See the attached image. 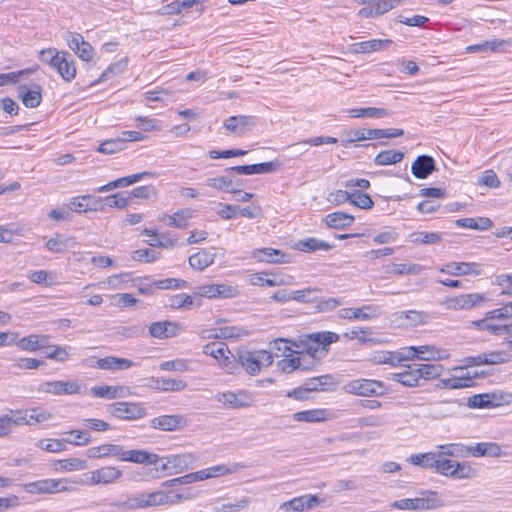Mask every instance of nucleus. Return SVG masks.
Listing matches in <instances>:
<instances>
[{
  "instance_id": "obj_1",
  "label": "nucleus",
  "mask_w": 512,
  "mask_h": 512,
  "mask_svg": "<svg viewBox=\"0 0 512 512\" xmlns=\"http://www.w3.org/2000/svg\"><path fill=\"white\" fill-rule=\"evenodd\" d=\"M338 339L339 335L330 331L312 333L306 336L303 347L310 358L317 360L323 358L328 352L327 346Z\"/></svg>"
},
{
  "instance_id": "obj_2",
  "label": "nucleus",
  "mask_w": 512,
  "mask_h": 512,
  "mask_svg": "<svg viewBox=\"0 0 512 512\" xmlns=\"http://www.w3.org/2000/svg\"><path fill=\"white\" fill-rule=\"evenodd\" d=\"M421 497L413 499H401L391 503V507L399 510H433L442 507L444 504L436 498L437 492L422 490Z\"/></svg>"
},
{
  "instance_id": "obj_3",
  "label": "nucleus",
  "mask_w": 512,
  "mask_h": 512,
  "mask_svg": "<svg viewBox=\"0 0 512 512\" xmlns=\"http://www.w3.org/2000/svg\"><path fill=\"white\" fill-rule=\"evenodd\" d=\"M108 413L120 420H138L146 416V409L141 403L115 402L107 407Z\"/></svg>"
},
{
  "instance_id": "obj_4",
  "label": "nucleus",
  "mask_w": 512,
  "mask_h": 512,
  "mask_svg": "<svg viewBox=\"0 0 512 512\" xmlns=\"http://www.w3.org/2000/svg\"><path fill=\"white\" fill-rule=\"evenodd\" d=\"M344 389L347 393L359 396H381L385 393L384 384L380 381L371 379L353 380L347 383Z\"/></svg>"
},
{
  "instance_id": "obj_5",
  "label": "nucleus",
  "mask_w": 512,
  "mask_h": 512,
  "mask_svg": "<svg viewBox=\"0 0 512 512\" xmlns=\"http://www.w3.org/2000/svg\"><path fill=\"white\" fill-rule=\"evenodd\" d=\"M196 295L208 299H228L239 295V289L236 285L226 283L207 284L196 288Z\"/></svg>"
},
{
  "instance_id": "obj_6",
  "label": "nucleus",
  "mask_w": 512,
  "mask_h": 512,
  "mask_svg": "<svg viewBox=\"0 0 512 512\" xmlns=\"http://www.w3.org/2000/svg\"><path fill=\"white\" fill-rule=\"evenodd\" d=\"M216 400L229 409L249 408L255 404V400L252 395L245 390L219 393L216 396Z\"/></svg>"
},
{
  "instance_id": "obj_7",
  "label": "nucleus",
  "mask_w": 512,
  "mask_h": 512,
  "mask_svg": "<svg viewBox=\"0 0 512 512\" xmlns=\"http://www.w3.org/2000/svg\"><path fill=\"white\" fill-rule=\"evenodd\" d=\"M203 353L210 355L219 361V364L226 369L228 373H235L237 365L230 360L231 352L227 344L223 342L208 343L203 346Z\"/></svg>"
},
{
  "instance_id": "obj_8",
  "label": "nucleus",
  "mask_w": 512,
  "mask_h": 512,
  "mask_svg": "<svg viewBox=\"0 0 512 512\" xmlns=\"http://www.w3.org/2000/svg\"><path fill=\"white\" fill-rule=\"evenodd\" d=\"M84 384L78 381H48L40 384L38 390L52 395H74L82 392Z\"/></svg>"
},
{
  "instance_id": "obj_9",
  "label": "nucleus",
  "mask_w": 512,
  "mask_h": 512,
  "mask_svg": "<svg viewBox=\"0 0 512 512\" xmlns=\"http://www.w3.org/2000/svg\"><path fill=\"white\" fill-rule=\"evenodd\" d=\"M486 300V297L479 293L462 294L454 297H447L443 300V306L448 310H468L479 306Z\"/></svg>"
},
{
  "instance_id": "obj_10",
  "label": "nucleus",
  "mask_w": 512,
  "mask_h": 512,
  "mask_svg": "<svg viewBox=\"0 0 512 512\" xmlns=\"http://www.w3.org/2000/svg\"><path fill=\"white\" fill-rule=\"evenodd\" d=\"M165 463L162 464L161 470H169V474H177L193 467L197 458L190 453L171 455L164 457Z\"/></svg>"
},
{
  "instance_id": "obj_11",
  "label": "nucleus",
  "mask_w": 512,
  "mask_h": 512,
  "mask_svg": "<svg viewBox=\"0 0 512 512\" xmlns=\"http://www.w3.org/2000/svg\"><path fill=\"white\" fill-rule=\"evenodd\" d=\"M122 477V471L114 466H105L90 472L86 483L88 485H109Z\"/></svg>"
},
{
  "instance_id": "obj_12",
  "label": "nucleus",
  "mask_w": 512,
  "mask_h": 512,
  "mask_svg": "<svg viewBox=\"0 0 512 512\" xmlns=\"http://www.w3.org/2000/svg\"><path fill=\"white\" fill-rule=\"evenodd\" d=\"M256 125L255 117L247 115L231 116L224 120L223 127L232 135L240 137Z\"/></svg>"
},
{
  "instance_id": "obj_13",
  "label": "nucleus",
  "mask_w": 512,
  "mask_h": 512,
  "mask_svg": "<svg viewBox=\"0 0 512 512\" xmlns=\"http://www.w3.org/2000/svg\"><path fill=\"white\" fill-rule=\"evenodd\" d=\"M89 366L97 367L102 370L120 371L126 370L134 366V362L130 359L107 356L105 358H92Z\"/></svg>"
},
{
  "instance_id": "obj_14",
  "label": "nucleus",
  "mask_w": 512,
  "mask_h": 512,
  "mask_svg": "<svg viewBox=\"0 0 512 512\" xmlns=\"http://www.w3.org/2000/svg\"><path fill=\"white\" fill-rule=\"evenodd\" d=\"M150 425L161 431H175L187 425V419L181 415H162L151 420Z\"/></svg>"
},
{
  "instance_id": "obj_15",
  "label": "nucleus",
  "mask_w": 512,
  "mask_h": 512,
  "mask_svg": "<svg viewBox=\"0 0 512 512\" xmlns=\"http://www.w3.org/2000/svg\"><path fill=\"white\" fill-rule=\"evenodd\" d=\"M24 489L28 493L46 494L66 491L67 487L62 485L61 480L46 479L24 484Z\"/></svg>"
},
{
  "instance_id": "obj_16",
  "label": "nucleus",
  "mask_w": 512,
  "mask_h": 512,
  "mask_svg": "<svg viewBox=\"0 0 512 512\" xmlns=\"http://www.w3.org/2000/svg\"><path fill=\"white\" fill-rule=\"evenodd\" d=\"M470 455L474 457H505L508 452L496 442H480L470 446Z\"/></svg>"
},
{
  "instance_id": "obj_17",
  "label": "nucleus",
  "mask_w": 512,
  "mask_h": 512,
  "mask_svg": "<svg viewBox=\"0 0 512 512\" xmlns=\"http://www.w3.org/2000/svg\"><path fill=\"white\" fill-rule=\"evenodd\" d=\"M278 162H264L252 165H242L227 168V172H236L242 175L268 174L278 169Z\"/></svg>"
},
{
  "instance_id": "obj_18",
  "label": "nucleus",
  "mask_w": 512,
  "mask_h": 512,
  "mask_svg": "<svg viewBox=\"0 0 512 512\" xmlns=\"http://www.w3.org/2000/svg\"><path fill=\"white\" fill-rule=\"evenodd\" d=\"M55 69L61 78L67 82H71L76 76V67L71 54L63 51L60 59L52 67Z\"/></svg>"
},
{
  "instance_id": "obj_19",
  "label": "nucleus",
  "mask_w": 512,
  "mask_h": 512,
  "mask_svg": "<svg viewBox=\"0 0 512 512\" xmlns=\"http://www.w3.org/2000/svg\"><path fill=\"white\" fill-rule=\"evenodd\" d=\"M180 327L172 321L154 322L149 326V334L154 338L167 339L178 335Z\"/></svg>"
},
{
  "instance_id": "obj_20",
  "label": "nucleus",
  "mask_w": 512,
  "mask_h": 512,
  "mask_svg": "<svg viewBox=\"0 0 512 512\" xmlns=\"http://www.w3.org/2000/svg\"><path fill=\"white\" fill-rule=\"evenodd\" d=\"M465 361L467 366L501 364L508 361V355L503 351H492L479 354L478 356L468 357L465 359Z\"/></svg>"
},
{
  "instance_id": "obj_21",
  "label": "nucleus",
  "mask_w": 512,
  "mask_h": 512,
  "mask_svg": "<svg viewBox=\"0 0 512 512\" xmlns=\"http://www.w3.org/2000/svg\"><path fill=\"white\" fill-rule=\"evenodd\" d=\"M18 97L27 108H36L42 101V88L39 84H34L31 89L21 85L18 87Z\"/></svg>"
},
{
  "instance_id": "obj_22",
  "label": "nucleus",
  "mask_w": 512,
  "mask_h": 512,
  "mask_svg": "<svg viewBox=\"0 0 512 512\" xmlns=\"http://www.w3.org/2000/svg\"><path fill=\"white\" fill-rule=\"evenodd\" d=\"M319 504V498L315 495H304L295 497L290 501L284 502L280 505V509L302 512L316 507Z\"/></svg>"
},
{
  "instance_id": "obj_23",
  "label": "nucleus",
  "mask_w": 512,
  "mask_h": 512,
  "mask_svg": "<svg viewBox=\"0 0 512 512\" xmlns=\"http://www.w3.org/2000/svg\"><path fill=\"white\" fill-rule=\"evenodd\" d=\"M435 169V161L429 155L418 156L411 166L412 174L418 179L427 178Z\"/></svg>"
},
{
  "instance_id": "obj_24",
  "label": "nucleus",
  "mask_w": 512,
  "mask_h": 512,
  "mask_svg": "<svg viewBox=\"0 0 512 512\" xmlns=\"http://www.w3.org/2000/svg\"><path fill=\"white\" fill-rule=\"evenodd\" d=\"M159 460L157 454L141 449H133L125 451L121 455L120 461H129L136 464H156Z\"/></svg>"
},
{
  "instance_id": "obj_25",
  "label": "nucleus",
  "mask_w": 512,
  "mask_h": 512,
  "mask_svg": "<svg viewBox=\"0 0 512 512\" xmlns=\"http://www.w3.org/2000/svg\"><path fill=\"white\" fill-rule=\"evenodd\" d=\"M379 315V309L373 305H365L361 308H345L340 310L343 319L369 320Z\"/></svg>"
},
{
  "instance_id": "obj_26",
  "label": "nucleus",
  "mask_w": 512,
  "mask_h": 512,
  "mask_svg": "<svg viewBox=\"0 0 512 512\" xmlns=\"http://www.w3.org/2000/svg\"><path fill=\"white\" fill-rule=\"evenodd\" d=\"M91 394L96 398L116 399L128 395L129 388L124 386L102 385L91 388Z\"/></svg>"
},
{
  "instance_id": "obj_27",
  "label": "nucleus",
  "mask_w": 512,
  "mask_h": 512,
  "mask_svg": "<svg viewBox=\"0 0 512 512\" xmlns=\"http://www.w3.org/2000/svg\"><path fill=\"white\" fill-rule=\"evenodd\" d=\"M49 337L46 335H29L21 339H17L16 345L24 351L34 352L48 347Z\"/></svg>"
},
{
  "instance_id": "obj_28",
  "label": "nucleus",
  "mask_w": 512,
  "mask_h": 512,
  "mask_svg": "<svg viewBox=\"0 0 512 512\" xmlns=\"http://www.w3.org/2000/svg\"><path fill=\"white\" fill-rule=\"evenodd\" d=\"M446 272L454 275V276H462V275H479L481 274V269L479 264L473 262H451L447 264ZM442 272H445L444 269H441Z\"/></svg>"
},
{
  "instance_id": "obj_29",
  "label": "nucleus",
  "mask_w": 512,
  "mask_h": 512,
  "mask_svg": "<svg viewBox=\"0 0 512 512\" xmlns=\"http://www.w3.org/2000/svg\"><path fill=\"white\" fill-rule=\"evenodd\" d=\"M123 455V446L117 444H103L87 450L89 458H104L109 456L117 457L119 460Z\"/></svg>"
},
{
  "instance_id": "obj_30",
  "label": "nucleus",
  "mask_w": 512,
  "mask_h": 512,
  "mask_svg": "<svg viewBox=\"0 0 512 512\" xmlns=\"http://www.w3.org/2000/svg\"><path fill=\"white\" fill-rule=\"evenodd\" d=\"M151 387L163 392H179L187 387V383L180 379L151 378Z\"/></svg>"
},
{
  "instance_id": "obj_31",
  "label": "nucleus",
  "mask_w": 512,
  "mask_h": 512,
  "mask_svg": "<svg viewBox=\"0 0 512 512\" xmlns=\"http://www.w3.org/2000/svg\"><path fill=\"white\" fill-rule=\"evenodd\" d=\"M253 257L261 262L267 263H286V255L281 250L273 248L256 249L253 252Z\"/></svg>"
},
{
  "instance_id": "obj_32",
  "label": "nucleus",
  "mask_w": 512,
  "mask_h": 512,
  "mask_svg": "<svg viewBox=\"0 0 512 512\" xmlns=\"http://www.w3.org/2000/svg\"><path fill=\"white\" fill-rule=\"evenodd\" d=\"M417 359L423 361L443 360L449 357L445 350L436 348L433 345L415 346Z\"/></svg>"
},
{
  "instance_id": "obj_33",
  "label": "nucleus",
  "mask_w": 512,
  "mask_h": 512,
  "mask_svg": "<svg viewBox=\"0 0 512 512\" xmlns=\"http://www.w3.org/2000/svg\"><path fill=\"white\" fill-rule=\"evenodd\" d=\"M324 221L330 228L344 229L352 225L354 217L346 212L337 211L326 215Z\"/></svg>"
},
{
  "instance_id": "obj_34",
  "label": "nucleus",
  "mask_w": 512,
  "mask_h": 512,
  "mask_svg": "<svg viewBox=\"0 0 512 512\" xmlns=\"http://www.w3.org/2000/svg\"><path fill=\"white\" fill-rule=\"evenodd\" d=\"M237 359H238L239 364L245 369V371L249 375L254 376L260 372L255 351L254 352L249 351V350L239 351L238 355H237Z\"/></svg>"
},
{
  "instance_id": "obj_35",
  "label": "nucleus",
  "mask_w": 512,
  "mask_h": 512,
  "mask_svg": "<svg viewBox=\"0 0 512 512\" xmlns=\"http://www.w3.org/2000/svg\"><path fill=\"white\" fill-rule=\"evenodd\" d=\"M392 43V40L390 39H372L369 41H364L360 43H355L353 45L354 52L356 53H370V52H376L381 51L386 48H388Z\"/></svg>"
},
{
  "instance_id": "obj_36",
  "label": "nucleus",
  "mask_w": 512,
  "mask_h": 512,
  "mask_svg": "<svg viewBox=\"0 0 512 512\" xmlns=\"http://www.w3.org/2000/svg\"><path fill=\"white\" fill-rule=\"evenodd\" d=\"M455 224L461 228L485 231L492 227L493 222L487 217L461 218L455 221Z\"/></svg>"
},
{
  "instance_id": "obj_37",
  "label": "nucleus",
  "mask_w": 512,
  "mask_h": 512,
  "mask_svg": "<svg viewBox=\"0 0 512 512\" xmlns=\"http://www.w3.org/2000/svg\"><path fill=\"white\" fill-rule=\"evenodd\" d=\"M392 379L394 381H397V382L403 384L404 386H407V387L418 386L419 380H420L416 366L415 367L408 366L407 370H405L403 372H399V373H394L392 375Z\"/></svg>"
},
{
  "instance_id": "obj_38",
  "label": "nucleus",
  "mask_w": 512,
  "mask_h": 512,
  "mask_svg": "<svg viewBox=\"0 0 512 512\" xmlns=\"http://www.w3.org/2000/svg\"><path fill=\"white\" fill-rule=\"evenodd\" d=\"M404 158V153L397 150H385L378 153L374 158V163L378 166L397 164Z\"/></svg>"
},
{
  "instance_id": "obj_39",
  "label": "nucleus",
  "mask_w": 512,
  "mask_h": 512,
  "mask_svg": "<svg viewBox=\"0 0 512 512\" xmlns=\"http://www.w3.org/2000/svg\"><path fill=\"white\" fill-rule=\"evenodd\" d=\"M321 289L317 287H307L301 290L292 291L293 301L300 303H314L319 299Z\"/></svg>"
},
{
  "instance_id": "obj_40",
  "label": "nucleus",
  "mask_w": 512,
  "mask_h": 512,
  "mask_svg": "<svg viewBox=\"0 0 512 512\" xmlns=\"http://www.w3.org/2000/svg\"><path fill=\"white\" fill-rule=\"evenodd\" d=\"M214 262V254L200 250L189 257V265L197 270H204Z\"/></svg>"
},
{
  "instance_id": "obj_41",
  "label": "nucleus",
  "mask_w": 512,
  "mask_h": 512,
  "mask_svg": "<svg viewBox=\"0 0 512 512\" xmlns=\"http://www.w3.org/2000/svg\"><path fill=\"white\" fill-rule=\"evenodd\" d=\"M408 461L416 466H420L426 469H434L437 464V454L428 452L420 454H412Z\"/></svg>"
},
{
  "instance_id": "obj_42",
  "label": "nucleus",
  "mask_w": 512,
  "mask_h": 512,
  "mask_svg": "<svg viewBox=\"0 0 512 512\" xmlns=\"http://www.w3.org/2000/svg\"><path fill=\"white\" fill-rule=\"evenodd\" d=\"M75 244V240L72 237L58 236L50 238L46 242V248L54 253H63L68 249V247L74 246Z\"/></svg>"
},
{
  "instance_id": "obj_43",
  "label": "nucleus",
  "mask_w": 512,
  "mask_h": 512,
  "mask_svg": "<svg viewBox=\"0 0 512 512\" xmlns=\"http://www.w3.org/2000/svg\"><path fill=\"white\" fill-rule=\"evenodd\" d=\"M298 249L303 252H314L317 250L328 251L333 248L329 243L316 238H307L299 241Z\"/></svg>"
},
{
  "instance_id": "obj_44",
  "label": "nucleus",
  "mask_w": 512,
  "mask_h": 512,
  "mask_svg": "<svg viewBox=\"0 0 512 512\" xmlns=\"http://www.w3.org/2000/svg\"><path fill=\"white\" fill-rule=\"evenodd\" d=\"M305 356H299L294 358H283L280 361H278L277 366L278 368L284 372V373H291L297 369L301 370H308L310 367L308 365H303L302 361L304 360Z\"/></svg>"
},
{
  "instance_id": "obj_45",
  "label": "nucleus",
  "mask_w": 512,
  "mask_h": 512,
  "mask_svg": "<svg viewBox=\"0 0 512 512\" xmlns=\"http://www.w3.org/2000/svg\"><path fill=\"white\" fill-rule=\"evenodd\" d=\"M397 319L406 320L408 325L416 326L426 323L429 319V315L426 312L409 310L400 312Z\"/></svg>"
},
{
  "instance_id": "obj_46",
  "label": "nucleus",
  "mask_w": 512,
  "mask_h": 512,
  "mask_svg": "<svg viewBox=\"0 0 512 512\" xmlns=\"http://www.w3.org/2000/svg\"><path fill=\"white\" fill-rule=\"evenodd\" d=\"M111 505L123 511H131L146 508L147 503L144 502V496L140 494L137 496L129 497L125 501L114 502Z\"/></svg>"
},
{
  "instance_id": "obj_47",
  "label": "nucleus",
  "mask_w": 512,
  "mask_h": 512,
  "mask_svg": "<svg viewBox=\"0 0 512 512\" xmlns=\"http://www.w3.org/2000/svg\"><path fill=\"white\" fill-rule=\"evenodd\" d=\"M325 414L323 409L306 410L295 413L293 419L298 422H319L326 419Z\"/></svg>"
},
{
  "instance_id": "obj_48",
  "label": "nucleus",
  "mask_w": 512,
  "mask_h": 512,
  "mask_svg": "<svg viewBox=\"0 0 512 512\" xmlns=\"http://www.w3.org/2000/svg\"><path fill=\"white\" fill-rule=\"evenodd\" d=\"M440 455H447L453 457H467L470 456V446L461 444V443H452L441 445L440 447Z\"/></svg>"
},
{
  "instance_id": "obj_49",
  "label": "nucleus",
  "mask_w": 512,
  "mask_h": 512,
  "mask_svg": "<svg viewBox=\"0 0 512 512\" xmlns=\"http://www.w3.org/2000/svg\"><path fill=\"white\" fill-rule=\"evenodd\" d=\"M419 378L425 380L435 379L439 377L444 370V367L440 364H420L415 365Z\"/></svg>"
},
{
  "instance_id": "obj_50",
  "label": "nucleus",
  "mask_w": 512,
  "mask_h": 512,
  "mask_svg": "<svg viewBox=\"0 0 512 512\" xmlns=\"http://www.w3.org/2000/svg\"><path fill=\"white\" fill-rule=\"evenodd\" d=\"M24 415L29 419V426L49 421L53 417L51 412L43 408L25 409Z\"/></svg>"
},
{
  "instance_id": "obj_51",
  "label": "nucleus",
  "mask_w": 512,
  "mask_h": 512,
  "mask_svg": "<svg viewBox=\"0 0 512 512\" xmlns=\"http://www.w3.org/2000/svg\"><path fill=\"white\" fill-rule=\"evenodd\" d=\"M441 239V234L437 232H414L409 235V241L414 244H435Z\"/></svg>"
},
{
  "instance_id": "obj_52",
  "label": "nucleus",
  "mask_w": 512,
  "mask_h": 512,
  "mask_svg": "<svg viewBox=\"0 0 512 512\" xmlns=\"http://www.w3.org/2000/svg\"><path fill=\"white\" fill-rule=\"evenodd\" d=\"M350 117L353 118H361V117H384L390 115L386 109L375 108V107H365V108H355L350 109L348 111Z\"/></svg>"
},
{
  "instance_id": "obj_53",
  "label": "nucleus",
  "mask_w": 512,
  "mask_h": 512,
  "mask_svg": "<svg viewBox=\"0 0 512 512\" xmlns=\"http://www.w3.org/2000/svg\"><path fill=\"white\" fill-rule=\"evenodd\" d=\"M292 344L294 346H297L295 343L288 341L284 338H278L270 343V348L271 350L276 351V357H289L293 353V350L291 348Z\"/></svg>"
},
{
  "instance_id": "obj_54",
  "label": "nucleus",
  "mask_w": 512,
  "mask_h": 512,
  "mask_svg": "<svg viewBox=\"0 0 512 512\" xmlns=\"http://www.w3.org/2000/svg\"><path fill=\"white\" fill-rule=\"evenodd\" d=\"M125 145L121 137L103 141L97 151L103 154H114L124 150Z\"/></svg>"
},
{
  "instance_id": "obj_55",
  "label": "nucleus",
  "mask_w": 512,
  "mask_h": 512,
  "mask_svg": "<svg viewBox=\"0 0 512 512\" xmlns=\"http://www.w3.org/2000/svg\"><path fill=\"white\" fill-rule=\"evenodd\" d=\"M476 376H477L476 373L471 374L470 372H467L466 374H462L459 376L449 378L450 383H451L449 389H460V388L471 387L474 385V379Z\"/></svg>"
},
{
  "instance_id": "obj_56",
  "label": "nucleus",
  "mask_w": 512,
  "mask_h": 512,
  "mask_svg": "<svg viewBox=\"0 0 512 512\" xmlns=\"http://www.w3.org/2000/svg\"><path fill=\"white\" fill-rule=\"evenodd\" d=\"M66 435L73 436L74 438L71 439L69 437L63 439L66 443L73 444L76 446H84L90 443L91 438L90 434L87 431L84 430H71L68 432H65Z\"/></svg>"
},
{
  "instance_id": "obj_57",
  "label": "nucleus",
  "mask_w": 512,
  "mask_h": 512,
  "mask_svg": "<svg viewBox=\"0 0 512 512\" xmlns=\"http://www.w3.org/2000/svg\"><path fill=\"white\" fill-rule=\"evenodd\" d=\"M489 396V405L490 408H495L503 405H509L512 403V393L503 392V391H495L492 393H487Z\"/></svg>"
},
{
  "instance_id": "obj_58",
  "label": "nucleus",
  "mask_w": 512,
  "mask_h": 512,
  "mask_svg": "<svg viewBox=\"0 0 512 512\" xmlns=\"http://www.w3.org/2000/svg\"><path fill=\"white\" fill-rule=\"evenodd\" d=\"M127 66V60L121 59L116 63L111 64L101 75L100 77L94 82V84L103 82L111 78L112 76L119 74L123 72L126 69Z\"/></svg>"
},
{
  "instance_id": "obj_59",
  "label": "nucleus",
  "mask_w": 512,
  "mask_h": 512,
  "mask_svg": "<svg viewBox=\"0 0 512 512\" xmlns=\"http://www.w3.org/2000/svg\"><path fill=\"white\" fill-rule=\"evenodd\" d=\"M104 200L109 207L124 209L130 205L131 196H128L126 193L119 192L107 196Z\"/></svg>"
},
{
  "instance_id": "obj_60",
  "label": "nucleus",
  "mask_w": 512,
  "mask_h": 512,
  "mask_svg": "<svg viewBox=\"0 0 512 512\" xmlns=\"http://www.w3.org/2000/svg\"><path fill=\"white\" fill-rule=\"evenodd\" d=\"M142 496H144V502L147 503L146 508L168 504V502L173 501L172 499L169 498L168 494L162 491H157L150 494H142Z\"/></svg>"
},
{
  "instance_id": "obj_61",
  "label": "nucleus",
  "mask_w": 512,
  "mask_h": 512,
  "mask_svg": "<svg viewBox=\"0 0 512 512\" xmlns=\"http://www.w3.org/2000/svg\"><path fill=\"white\" fill-rule=\"evenodd\" d=\"M38 70V66L26 68L20 71L16 72H10L6 74H0L1 81H3V84L5 83H18L21 79V77L29 76L34 74Z\"/></svg>"
},
{
  "instance_id": "obj_62",
  "label": "nucleus",
  "mask_w": 512,
  "mask_h": 512,
  "mask_svg": "<svg viewBox=\"0 0 512 512\" xmlns=\"http://www.w3.org/2000/svg\"><path fill=\"white\" fill-rule=\"evenodd\" d=\"M266 273H256L251 278V283L253 285H259V286H269V287H275L287 284L288 282L284 281L283 279H278L277 277L273 278H266Z\"/></svg>"
},
{
  "instance_id": "obj_63",
  "label": "nucleus",
  "mask_w": 512,
  "mask_h": 512,
  "mask_svg": "<svg viewBox=\"0 0 512 512\" xmlns=\"http://www.w3.org/2000/svg\"><path fill=\"white\" fill-rule=\"evenodd\" d=\"M373 361L377 364H390L397 366L401 363V358L398 357L397 352L384 351L376 353L373 356Z\"/></svg>"
},
{
  "instance_id": "obj_64",
  "label": "nucleus",
  "mask_w": 512,
  "mask_h": 512,
  "mask_svg": "<svg viewBox=\"0 0 512 512\" xmlns=\"http://www.w3.org/2000/svg\"><path fill=\"white\" fill-rule=\"evenodd\" d=\"M350 203L362 209H371L374 205L371 197L360 191H354L351 193Z\"/></svg>"
}]
</instances>
